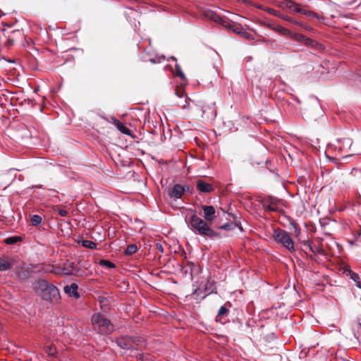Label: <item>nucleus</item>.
<instances>
[{
    "label": "nucleus",
    "instance_id": "nucleus-27",
    "mask_svg": "<svg viewBox=\"0 0 361 361\" xmlns=\"http://www.w3.org/2000/svg\"><path fill=\"white\" fill-rule=\"evenodd\" d=\"M303 44L310 47H316L317 45V42L316 41L307 37L305 38Z\"/></svg>",
    "mask_w": 361,
    "mask_h": 361
},
{
    "label": "nucleus",
    "instance_id": "nucleus-28",
    "mask_svg": "<svg viewBox=\"0 0 361 361\" xmlns=\"http://www.w3.org/2000/svg\"><path fill=\"white\" fill-rule=\"evenodd\" d=\"M306 37L305 35L300 33H295L293 35V39H295L298 42H304V39Z\"/></svg>",
    "mask_w": 361,
    "mask_h": 361
},
{
    "label": "nucleus",
    "instance_id": "nucleus-7",
    "mask_svg": "<svg viewBox=\"0 0 361 361\" xmlns=\"http://www.w3.org/2000/svg\"><path fill=\"white\" fill-rule=\"evenodd\" d=\"M202 15L207 19L212 20L222 26H228V19L221 17L214 11L210 9H206L202 11Z\"/></svg>",
    "mask_w": 361,
    "mask_h": 361
},
{
    "label": "nucleus",
    "instance_id": "nucleus-34",
    "mask_svg": "<svg viewBox=\"0 0 361 361\" xmlns=\"http://www.w3.org/2000/svg\"><path fill=\"white\" fill-rule=\"evenodd\" d=\"M240 35L243 37L245 39H251V38H252V35L251 34H250V33H248L247 32H244V31H243Z\"/></svg>",
    "mask_w": 361,
    "mask_h": 361
},
{
    "label": "nucleus",
    "instance_id": "nucleus-33",
    "mask_svg": "<svg viewBox=\"0 0 361 361\" xmlns=\"http://www.w3.org/2000/svg\"><path fill=\"white\" fill-rule=\"evenodd\" d=\"M190 102H192V103H194L193 101H187L186 99L184 100L183 102V104L181 106L183 109H188L190 107Z\"/></svg>",
    "mask_w": 361,
    "mask_h": 361
},
{
    "label": "nucleus",
    "instance_id": "nucleus-12",
    "mask_svg": "<svg viewBox=\"0 0 361 361\" xmlns=\"http://www.w3.org/2000/svg\"><path fill=\"white\" fill-rule=\"evenodd\" d=\"M116 343L121 348L129 350L133 347V338L128 336L121 337L116 340Z\"/></svg>",
    "mask_w": 361,
    "mask_h": 361
},
{
    "label": "nucleus",
    "instance_id": "nucleus-1",
    "mask_svg": "<svg viewBox=\"0 0 361 361\" xmlns=\"http://www.w3.org/2000/svg\"><path fill=\"white\" fill-rule=\"evenodd\" d=\"M34 290L44 301L51 304H57L60 301L61 295L58 288L44 279H40L36 281Z\"/></svg>",
    "mask_w": 361,
    "mask_h": 361
},
{
    "label": "nucleus",
    "instance_id": "nucleus-23",
    "mask_svg": "<svg viewBox=\"0 0 361 361\" xmlns=\"http://www.w3.org/2000/svg\"><path fill=\"white\" fill-rule=\"evenodd\" d=\"M42 219L39 215L35 214L31 216L30 221L32 226H37L42 223Z\"/></svg>",
    "mask_w": 361,
    "mask_h": 361
},
{
    "label": "nucleus",
    "instance_id": "nucleus-20",
    "mask_svg": "<svg viewBox=\"0 0 361 361\" xmlns=\"http://www.w3.org/2000/svg\"><path fill=\"white\" fill-rule=\"evenodd\" d=\"M45 353L50 356H55L57 353V350L55 345H49L44 347Z\"/></svg>",
    "mask_w": 361,
    "mask_h": 361
},
{
    "label": "nucleus",
    "instance_id": "nucleus-9",
    "mask_svg": "<svg viewBox=\"0 0 361 361\" xmlns=\"http://www.w3.org/2000/svg\"><path fill=\"white\" fill-rule=\"evenodd\" d=\"M75 271V266L73 263L66 262L63 263L62 267H57L53 272L58 275H71Z\"/></svg>",
    "mask_w": 361,
    "mask_h": 361
},
{
    "label": "nucleus",
    "instance_id": "nucleus-32",
    "mask_svg": "<svg viewBox=\"0 0 361 361\" xmlns=\"http://www.w3.org/2000/svg\"><path fill=\"white\" fill-rule=\"evenodd\" d=\"M304 245L305 247H307L310 252H314V250L312 248V243H311V242L310 240L305 241L304 242Z\"/></svg>",
    "mask_w": 361,
    "mask_h": 361
},
{
    "label": "nucleus",
    "instance_id": "nucleus-21",
    "mask_svg": "<svg viewBox=\"0 0 361 361\" xmlns=\"http://www.w3.org/2000/svg\"><path fill=\"white\" fill-rule=\"evenodd\" d=\"M137 251V247L135 244H131L127 246L124 254L126 255H132Z\"/></svg>",
    "mask_w": 361,
    "mask_h": 361
},
{
    "label": "nucleus",
    "instance_id": "nucleus-13",
    "mask_svg": "<svg viewBox=\"0 0 361 361\" xmlns=\"http://www.w3.org/2000/svg\"><path fill=\"white\" fill-rule=\"evenodd\" d=\"M202 209L203 211V216L208 221H212L216 218L215 209L211 205H202Z\"/></svg>",
    "mask_w": 361,
    "mask_h": 361
},
{
    "label": "nucleus",
    "instance_id": "nucleus-35",
    "mask_svg": "<svg viewBox=\"0 0 361 361\" xmlns=\"http://www.w3.org/2000/svg\"><path fill=\"white\" fill-rule=\"evenodd\" d=\"M58 212L61 216H66L68 214V212L66 209H60Z\"/></svg>",
    "mask_w": 361,
    "mask_h": 361
},
{
    "label": "nucleus",
    "instance_id": "nucleus-39",
    "mask_svg": "<svg viewBox=\"0 0 361 361\" xmlns=\"http://www.w3.org/2000/svg\"><path fill=\"white\" fill-rule=\"evenodd\" d=\"M202 113H204V110L203 109V107L202 106Z\"/></svg>",
    "mask_w": 361,
    "mask_h": 361
},
{
    "label": "nucleus",
    "instance_id": "nucleus-29",
    "mask_svg": "<svg viewBox=\"0 0 361 361\" xmlns=\"http://www.w3.org/2000/svg\"><path fill=\"white\" fill-rule=\"evenodd\" d=\"M20 240V237H11V238H6L5 240V242L7 244H13V243H17L18 241H19Z\"/></svg>",
    "mask_w": 361,
    "mask_h": 361
},
{
    "label": "nucleus",
    "instance_id": "nucleus-16",
    "mask_svg": "<svg viewBox=\"0 0 361 361\" xmlns=\"http://www.w3.org/2000/svg\"><path fill=\"white\" fill-rule=\"evenodd\" d=\"M112 120L117 127V128L125 135H130V130L127 128L122 122L116 118H112Z\"/></svg>",
    "mask_w": 361,
    "mask_h": 361
},
{
    "label": "nucleus",
    "instance_id": "nucleus-40",
    "mask_svg": "<svg viewBox=\"0 0 361 361\" xmlns=\"http://www.w3.org/2000/svg\"><path fill=\"white\" fill-rule=\"evenodd\" d=\"M171 59L174 61H176V59L174 57H171Z\"/></svg>",
    "mask_w": 361,
    "mask_h": 361
},
{
    "label": "nucleus",
    "instance_id": "nucleus-36",
    "mask_svg": "<svg viewBox=\"0 0 361 361\" xmlns=\"http://www.w3.org/2000/svg\"><path fill=\"white\" fill-rule=\"evenodd\" d=\"M156 247H157V249L159 251H160L161 252H164V248H163V246H162L161 244L157 243V244L156 245Z\"/></svg>",
    "mask_w": 361,
    "mask_h": 361
},
{
    "label": "nucleus",
    "instance_id": "nucleus-11",
    "mask_svg": "<svg viewBox=\"0 0 361 361\" xmlns=\"http://www.w3.org/2000/svg\"><path fill=\"white\" fill-rule=\"evenodd\" d=\"M185 192V187L180 184H175L173 188L168 190V195L170 197L176 199L181 198Z\"/></svg>",
    "mask_w": 361,
    "mask_h": 361
},
{
    "label": "nucleus",
    "instance_id": "nucleus-22",
    "mask_svg": "<svg viewBox=\"0 0 361 361\" xmlns=\"http://www.w3.org/2000/svg\"><path fill=\"white\" fill-rule=\"evenodd\" d=\"M82 245L84 247L89 248L91 250H95L97 248V243L90 240H82Z\"/></svg>",
    "mask_w": 361,
    "mask_h": 361
},
{
    "label": "nucleus",
    "instance_id": "nucleus-38",
    "mask_svg": "<svg viewBox=\"0 0 361 361\" xmlns=\"http://www.w3.org/2000/svg\"><path fill=\"white\" fill-rule=\"evenodd\" d=\"M152 63H160L161 62V58H159L158 60L155 59H151L149 60Z\"/></svg>",
    "mask_w": 361,
    "mask_h": 361
},
{
    "label": "nucleus",
    "instance_id": "nucleus-5",
    "mask_svg": "<svg viewBox=\"0 0 361 361\" xmlns=\"http://www.w3.org/2000/svg\"><path fill=\"white\" fill-rule=\"evenodd\" d=\"M262 203L263 207L267 210L276 212H281L283 211L281 201L277 198L268 196L262 200Z\"/></svg>",
    "mask_w": 361,
    "mask_h": 361
},
{
    "label": "nucleus",
    "instance_id": "nucleus-2",
    "mask_svg": "<svg viewBox=\"0 0 361 361\" xmlns=\"http://www.w3.org/2000/svg\"><path fill=\"white\" fill-rule=\"evenodd\" d=\"M190 225L193 231L197 234L210 238H215L219 236L217 232L212 230L204 220L198 217L196 214L192 215Z\"/></svg>",
    "mask_w": 361,
    "mask_h": 361
},
{
    "label": "nucleus",
    "instance_id": "nucleus-10",
    "mask_svg": "<svg viewBox=\"0 0 361 361\" xmlns=\"http://www.w3.org/2000/svg\"><path fill=\"white\" fill-rule=\"evenodd\" d=\"M16 262V258L6 256L0 257V271H6L10 270Z\"/></svg>",
    "mask_w": 361,
    "mask_h": 361
},
{
    "label": "nucleus",
    "instance_id": "nucleus-37",
    "mask_svg": "<svg viewBox=\"0 0 361 361\" xmlns=\"http://www.w3.org/2000/svg\"><path fill=\"white\" fill-rule=\"evenodd\" d=\"M281 33L283 34H287L289 32L288 30L284 28V27H280L279 30Z\"/></svg>",
    "mask_w": 361,
    "mask_h": 361
},
{
    "label": "nucleus",
    "instance_id": "nucleus-18",
    "mask_svg": "<svg viewBox=\"0 0 361 361\" xmlns=\"http://www.w3.org/2000/svg\"><path fill=\"white\" fill-rule=\"evenodd\" d=\"M286 6L290 11H292L293 12L298 13L300 14L302 10V7L300 4L295 3L293 1H288L287 2Z\"/></svg>",
    "mask_w": 361,
    "mask_h": 361
},
{
    "label": "nucleus",
    "instance_id": "nucleus-17",
    "mask_svg": "<svg viewBox=\"0 0 361 361\" xmlns=\"http://www.w3.org/2000/svg\"><path fill=\"white\" fill-rule=\"evenodd\" d=\"M300 14L305 16L310 20H314V19L319 20L320 19L319 14H317V13H315L312 11L307 10L304 8H302V10Z\"/></svg>",
    "mask_w": 361,
    "mask_h": 361
},
{
    "label": "nucleus",
    "instance_id": "nucleus-8",
    "mask_svg": "<svg viewBox=\"0 0 361 361\" xmlns=\"http://www.w3.org/2000/svg\"><path fill=\"white\" fill-rule=\"evenodd\" d=\"M36 266L32 264L25 265L16 268V274L18 279L20 280H25L28 279L31 273L32 272L33 268Z\"/></svg>",
    "mask_w": 361,
    "mask_h": 361
},
{
    "label": "nucleus",
    "instance_id": "nucleus-19",
    "mask_svg": "<svg viewBox=\"0 0 361 361\" xmlns=\"http://www.w3.org/2000/svg\"><path fill=\"white\" fill-rule=\"evenodd\" d=\"M228 26H224V27L232 30L233 32L240 35L243 32V28L239 24H235L228 20Z\"/></svg>",
    "mask_w": 361,
    "mask_h": 361
},
{
    "label": "nucleus",
    "instance_id": "nucleus-26",
    "mask_svg": "<svg viewBox=\"0 0 361 361\" xmlns=\"http://www.w3.org/2000/svg\"><path fill=\"white\" fill-rule=\"evenodd\" d=\"M99 264L102 266L106 267L109 269H113L116 267L115 264L113 262L106 259H101L99 262Z\"/></svg>",
    "mask_w": 361,
    "mask_h": 361
},
{
    "label": "nucleus",
    "instance_id": "nucleus-31",
    "mask_svg": "<svg viewBox=\"0 0 361 361\" xmlns=\"http://www.w3.org/2000/svg\"><path fill=\"white\" fill-rule=\"evenodd\" d=\"M221 229H224L226 231H230L233 228V225L231 224H225L224 225L220 227Z\"/></svg>",
    "mask_w": 361,
    "mask_h": 361
},
{
    "label": "nucleus",
    "instance_id": "nucleus-30",
    "mask_svg": "<svg viewBox=\"0 0 361 361\" xmlns=\"http://www.w3.org/2000/svg\"><path fill=\"white\" fill-rule=\"evenodd\" d=\"M228 312V309L225 306H221L218 312V316H224Z\"/></svg>",
    "mask_w": 361,
    "mask_h": 361
},
{
    "label": "nucleus",
    "instance_id": "nucleus-6",
    "mask_svg": "<svg viewBox=\"0 0 361 361\" xmlns=\"http://www.w3.org/2000/svg\"><path fill=\"white\" fill-rule=\"evenodd\" d=\"M353 145L352 139L349 137H344L341 139H337L334 144H331L330 147L337 150L340 152H348Z\"/></svg>",
    "mask_w": 361,
    "mask_h": 361
},
{
    "label": "nucleus",
    "instance_id": "nucleus-3",
    "mask_svg": "<svg viewBox=\"0 0 361 361\" xmlns=\"http://www.w3.org/2000/svg\"><path fill=\"white\" fill-rule=\"evenodd\" d=\"M91 322L93 329L100 334H109L113 331L114 326L111 321L101 313H94L92 316Z\"/></svg>",
    "mask_w": 361,
    "mask_h": 361
},
{
    "label": "nucleus",
    "instance_id": "nucleus-25",
    "mask_svg": "<svg viewBox=\"0 0 361 361\" xmlns=\"http://www.w3.org/2000/svg\"><path fill=\"white\" fill-rule=\"evenodd\" d=\"M176 75L181 78L182 80L185 79V76L183 73V72L181 70V68L179 64L176 63V68H175Z\"/></svg>",
    "mask_w": 361,
    "mask_h": 361
},
{
    "label": "nucleus",
    "instance_id": "nucleus-14",
    "mask_svg": "<svg viewBox=\"0 0 361 361\" xmlns=\"http://www.w3.org/2000/svg\"><path fill=\"white\" fill-rule=\"evenodd\" d=\"M78 286L76 283H73L70 286H66L64 287V292L68 294L70 297H73L75 299L80 298V294L78 292Z\"/></svg>",
    "mask_w": 361,
    "mask_h": 361
},
{
    "label": "nucleus",
    "instance_id": "nucleus-24",
    "mask_svg": "<svg viewBox=\"0 0 361 361\" xmlns=\"http://www.w3.org/2000/svg\"><path fill=\"white\" fill-rule=\"evenodd\" d=\"M350 279L356 283V286L361 289V282L357 274L351 271Z\"/></svg>",
    "mask_w": 361,
    "mask_h": 361
},
{
    "label": "nucleus",
    "instance_id": "nucleus-15",
    "mask_svg": "<svg viewBox=\"0 0 361 361\" xmlns=\"http://www.w3.org/2000/svg\"><path fill=\"white\" fill-rule=\"evenodd\" d=\"M197 187L202 192H210L213 190L212 185L202 179L197 181Z\"/></svg>",
    "mask_w": 361,
    "mask_h": 361
},
{
    "label": "nucleus",
    "instance_id": "nucleus-4",
    "mask_svg": "<svg viewBox=\"0 0 361 361\" xmlns=\"http://www.w3.org/2000/svg\"><path fill=\"white\" fill-rule=\"evenodd\" d=\"M272 237L276 243L281 244L290 252L295 251L293 240L287 231L280 228L274 229Z\"/></svg>",
    "mask_w": 361,
    "mask_h": 361
}]
</instances>
